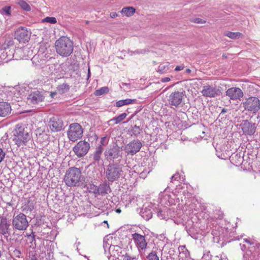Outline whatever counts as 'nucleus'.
<instances>
[{
  "label": "nucleus",
  "mask_w": 260,
  "mask_h": 260,
  "mask_svg": "<svg viewBox=\"0 0 260 260\" xmlns=\"http://www.w3.org/2000/svg\"><path fill=\"white\" fill-rule=\"evenodd\" d=\"M10 224L8 223L6 219H2L0 223V233L6 234L8 233Z\"/></svg>",
  "instance_id": "nucleus-26"
},
{
  "label": "nucleus",
  "mask_w": 260,
  "mask_h": 260,
  "mask_svg": "<svg viewBox=\"0 0 260 260\" xmlns=\"http://www.w3.org/2000/svg\"><path fill=\"white\" fill-rule=\"evenodd\" d=\"M122 149L117 145L108 148L104 152L105 158L109 162H114L115 160H120L122 157Z\"/></svg>",
  "instance_id": "nucleus-5"
},
{
  "label": "nucleus",
  "mask_w": 260,
  "mask_h": 260,
  "mask_svg": "<svg viewBox=\"0 0 260 260\" xmlns=\"http://www.w3.org/2000/svg\"><path fill=\"white\" fill-rule=\"evenodd\" d=\"M227 111H228V110H227V109H226L223 108V109H222V111H221V113L223 114V113H225L227 112Z\"/></svg>",
  "instance_id": "nucleus-57"
},
{
  "label": "nucleus",
  "mask_w": 260,
  "mask_h": 260,
  "mask_svg": "<svg viewBox=\"0 0 260 260\" xmlns=\"http://www.w3.org/2000/svg\"><path fill=\"white\" fill-rule=\"evenodd\" d=\"M140 129L138 126H135L132 129V134L135 136L137 135L140 133Z\"/></svg>",
  "instance_id": "nucleus-46"
},
{
  "label": "nucleus",
  "mask_w": 260,
  "mask_h": 260,
  "mask_svg": "<svg viewBox=\"0 0 260 260\" xmlns=\"http://www.w3.org/2000/svg\"><path fill=\"white\" fill-rule=\"evenodd\" d=\"M107 180L113 182L117 181L123 175L122 167L121 165L117 164H110L105 171Z\"/></svg>",
  "instance_id": "nucleus-4"
},
{
  "label": "nucleus",
  "mask_w": 260,
  "mask_h": 260,
  "mask_svg": "<svg viewBox=\"0 0 260 260\" xmlns=\"http://www.w3.org/2000/svg\"><path fill=\"white\" fill-rule=\"evenodd\" d=\"M28 87L26 85H19V87H17V92L19 93L20 95L23 96L25 91H27Z\"/></svg>",
  "instance_id": "nucleus-43"
},
{
  "label": "nucleus",
  "mask_w": 260,
  "mask_h": 260,
  "mask_svg": "<svg viewBox=\"0 0 260 260\" xmlns=\"http://www.w3.org/2000/svg\"><path fill=\"white\" fill-rule=\"evenodd\" d=\"M11 107L7 102H0V117H4L10 113Z\"/></svg>",
  "instance_id": "nucleus-22"
},
{
  "label": "nucleus",
  "mask_w": 260,
  "mask_h": 260,
  "mask_svg": "<svg viewBox=\"0 0 260 260\" xmlns=\"http://www.w3.org/2000/svg\"><path fill=\"white\" fill-rule=\"evenodd\" d=\"M122 260H138V256L126 253L122 255Z\"/></svg>",
  "instance_id": "nucleus-40"
},
{
  "label": "nucleus",
  "mask_w": 260,
  "mask_h": 260,
  "mask_svg": "<svg viewBox=\"0 0 260 260\" xmlns=\"http://www.w3.org/2000/svg\"><path fill=\"white\" fill-rule=\"evenodd\" d=\"M194 22L197 23H202L204 21H203V20L200 18H196L194 19Z\"/></svg>",
  "instance_id": "nucleus-51"
},
{
  "label": "nucleus",
  "mask_w": 260,
  "mask_h": 260,
  "mask_svg": "<svg viewBox=\"0 0 260 260\" xmlns=\"http://www.w3.org/2000/svg\"><path fill=\"white\" fill-rule=\"evenodd\" d=\"M153 211L156 212V208H153L152 204H149L147 206H144L140 212V214L144 219L148 220L152 217Z\"/></svg>",
  "instance_id": "nucleus-18"
},
{
  "label": "nucleus",
  "mask_w": 260,
  "mask_h": 260,
  "mask_svg": "<svg viewBox=\"0 0 260 260\" xmlns=\"http://www.w3.org/2000/svg\"><path fill=\"white\" fill-rule=\"evenodd\" d=\"M89 148V143L84 140H81L74 146L73 151L78 157H81L88 153Z\"/></svg>",
  "instance_id": "nucleus-10"
},
{
  "label": "nucleus",
  "mask_w": 260,
  "mask_h": 260,
  "mask_svg": "<svg viewBox=\"0 0 260 260\" xmlns=\"http://www.w3.org/2000/svg\"><path fill=\"white\" fill-rule=\"evenodd\" d=\"M226 95H227L230 100L236 101L240 100L243 95L242 90L238 87H231L226 91Z\"/></svg>",
  "instance_id": "nucleus-16"
},
{
  "label": "nucleus",
  "mask_w": 260,
  "mask_h": 260,
  "mask_svg": "<svg viewBox=\"0 0 260 260\" xmlns=\"http://www.w3.org/2000/svg\"><path fill=\"white\" fill-rule=\"evenodd\" d=\"M69 89V86L66 83H63L62 84L59 85L57 87V91L59 93L63 94L68 92Z\"/></svg>",
  "instance_id": "nucleus-35"
},
{
  "label": "nucleus",
  "mask_w": 260,
  "mask_h": 260,
  "mask_svg": "<svg viewBox=\"0 0 260 260\" xmlns=\"http://www.w3.org/2000/svg\"><path fill=\"white\" fill-rule=\"evenodd\" d=\"M31 111L30 110H26V111H17V115L18 114H24V113H29Z\"/></svg>",
  "instance_id": "nucleus-54"
},
{
  "label": "nucleus",
  "mask_w": 260,
  "mask_h": 260,
  "mask_svg": "<svg viewBox=\"0 0 260 260\" xmlns=\"http://www.w3.org/2000/svg\"><path fill=\"white\" fill-rule=\"evenodd\" d=\"M56 52L62 56H69L73 51V44L71 40L66 37H61L55 42Z\"/></svg>",
  "instance_id": "nucleus-3"
},
{
  "label": "nucleus",
  "mask_w": 260,
  "mask_h": 260,
  "mask_svg": "<svg viewBox=\"0 0 260 260\" xmlns=\"http://www.w3.org/2000/svg\"><path fill=\"white\" fill-rule=\"evenodd\" d=\"M184 66L183 65L178 66L175 68V71H180L184 69Z\"/></svg>",
  "instance_id": "nucleus-50"
},
{
  "label": "nucleus",
  "mask_w": 260,
  "mask_h": 260,
  "mask_svg": "<svg viewBox=\"0 0 260 260\" xmlns=\"http://www.w3.org/2000/svg\"><path fill=\"white\" fill-rule=\"evenodd\" d=\"M213 260H228L227 257L223 254H220L214 256Z\"/></svg>",
  "instance_id": "nucleus-45"
},
{
  "label": "nucleus",
  "mask_w": 260,
  "mask_h": 260,
  "mask_svg": "<svg viewBox=\"0 0 260 260\" xmlns=\"http://www.w3.org/2000/svg\"><path fill=\"white\" fill-rule=\"evenodd\" d=\"M89 74H90V70H89V69H88V77L89 76Z\"/></svg>",
  "instance_id": "nucleus-62"
},
{
  "label": "nucleus",
  "mask_w": 260,
  "mask_h": 260,
  "mask_svg": "<svg viewBox=\"0 0 260 260\" xmlns=\"http://www.w3.org/2000/svg\"><path fill=\"white\" fill-rule=\"evenodd\" d=\"M29 39L28 31L23 27L17 28V40L19 42L25 43Z\"/></svg>",
  "instance_id": "nucleus-20"
},
{
  "label": "nucleus",
  "mask_w": 260,
  "mask_h": 260,
  "mask_svg": "<svg viewBox=\"0 0 260 260\" xmlns=\"http://www.w3.org/2000/svg\"><path fill=\"white\" fill-rule=\"evenodd\" d=\"M82 126L77 123H73L70 125L67 132L68 138L72 142H75L82 138L83 135Z\"/></svg>",
  "instance_id": "nucleus-7"
},
{
  "label": "nucleus",
  "mask_w": 260,
  "mask_h": 260,
  "mask_svg": "<svg viewBox=\"0 0 260 260\" xmlns=\"http://www.w3.org/2000/svg\"><path fill=\"white\" fill-rule=\"evenodd\" d=\"M170 64L168 62L160 64L157 69V72L160 74H164L169 71Z\"/></svg>",
  "instance_id": "nucleus-32"
},
{
  "label": "nucleus",
  "mask_w": 260,
  "mask_h": 260,
  "mask_svg": "<svg viewBox=\"0 0 260 260\" xmlns=\"http://www.w3.org/2000/svg\"><path fill=\"white\" fill-rule=\"evenodd\" d=\"M184 97V92L175 91L172 92L169 96L168 103L171 107H177L182 104Z\"/></svg>",
  "instance_id": "nucleus-11"
},
{
  "label": "nucleus",
  "mask_w": 260,
  "mask_h": 260,
  "mask_svg": "<svg viewBox=\"0 0 260 260\" xmlns=\"http://www.w3.org/2000/svg\"><path fill=\"white\" fill-rule=\"evenodd\" d=\"M108 143V140L106 137H102L100 140V144L99 146H101L103 148L104 146H106Z\"/></svg>",
  "instance_id": "nucleus-44"
},
{
  "label": "nucleus",
  "mask_w": 260,
  "mask_h": 260,
  "mask_svg": "<svg viewBox=\"0 0 260 260\" xmlns=\"http://www.w3.org/2000/svg\"><path fill=\"white\" fill-rule=\"evenodd\" d=\"M57 92H52L50 93V96L51 98H54Z\"/></svg>",
  "instance_id": "nucleus-55"
},
{
  "label": "nucleus",
  "mask_w": 260,
  "mask_h": 260,
  "mask_svg": "<svg viewBox=\"0 0 260 260\" xmlns=\"http://www.w3.org/2000/svg\"><path fill=\"white\" fill-rule=\"evenodd\" d=\"M5 153L2 150V149L0 148V163L2 161V160L5 158Z\"/></svg>",
  "instance_id": "nucleus-48"
},
{
  "label": "nucleus",
  "mask_w": 260,
  "mask_h": 260,
  "mask_svg": "<svg viewBox=\"0 0 260 260\" xmlns=\"http://www.w3.org/2000/svg\"><path fill=\"white\" fill-rule=\"evenodd\" d=\"M132 239L140 253H145L148 247L145 236L135 233L132 235Z\"/></svg>",
  "instance_id": "nucleus-8"
},
{
  "label": "nucleus",
  "mask_w": 260,
  "mask_h": 260,
  "mask_svg": "<svg viewBox=\"0 0 260 260\" xmlns=\"http://www.w3.org/2000/svg\"><path fill=\"white\" fill-rule=\"evenodd\" d=\"M176 197L175 194L167 190H165L159 194V205L164 206H170L175 204Z\"/></svg>",
  "instance_id": "nucleus-9"
},
{
  "label": "nucleus",
  "mask_w": 260,
  "mask_h": 260,
  "mask_svg": "<svg viewBox=\"0 0 260 260\" xmlns=\"http://www.w3.org/2000/svg\"><path fill=\"white\" fill-rule=\"evenodd\" d=\"M143 53V50H138L135 51L134 52V53H135H135L140 54V53Z\"/></svg>",
  "instance_id": "nucleus-56"
},
{
  "label": "nucleus",
  "mask_w": 260,
  "mask_h": 260,
  "mask_svg": "<svg viewBox=\"0 0 260 260\" xmlns=\"http://www.w3.org/2000/svg\"><path fill=\"white\" fill-rule=\"evenodd\" d=\"M42 22L43 23L47 22L50 24H55L57 23V20L54 17H46L42 20Z\"/></svg>",
  "instance_id": "nucleus-41"
},
{
  "label": "nucleus",
  "mask_w": 260,
  "mask_h": 260,
  "mask_svg": "<svg viewBox=\"0 0 260 260\" xmlns=\"http://www.w3.org/2000/svg\"><path fill=\"white\" fill-rule=\"evenodd\" d=\"M201 93L204 96L214 98L219 95L221 93V91L215 86L207 85L203 87Z\"/></svg>",
  "instance_id": "nucleus-13"
},
{
  "label": "nucleus",
  "mask_w": 260,
  "mask_h": 260,
  "mask_svg": "<svg viewBox=\"0 0 260 260\" xmlns=\"http://www.w3.org/2000/svg\"><path fill=\"white\" fill-rule=\"evenodd\" d=\"M10 7H5L3 9V11L6 14L9 15H10Z\"/></svg>",
  "instance_id": "nucleus-47"
},
{
  "label": "nucleus",
  "mask_w": 260,
  "mask_h": 260,
  "mask_svg": "<svg viewBox=\"0 0 260 260\" xmlns=\"http://www.w3.org/2000/svg\"><path fill=\"white\" fill-rule=\"evenodd\" d=\"M103 150V148L101 146H98L96 147V150L93 154V159L95 161H100Z\"/></svg>",
  "instance_id": "nucleus-31"
},
{
  "label": "nucleus",
  "mask_w": 260,
  "mask_h": 260,
  "mask_svg": "<svg viewBox=\"0 0 260 260\" xmlns=\"http://www.w3.org/2000/svg\"><path fill=\"white\" fill-rule=\"evenodd\" d=\"M171 80V79L169 77H165L161 79L160 81L162 82H167Z\"/></svg>",
  "instance_id": "nucleus-53"
},
{
  "label": "nucleus",
  "mask_w": 260,
  "mask_h": 260,
  "mask_svg": "<svg viewBox=\"0 0 260 260\" xmlns=\"http://www.w3.org/2000/svg\"><path fill=\"white\" fill-rule=\"evenodd\" d=\"M140 170L141 171L140 173V177L143 179H145L146 177L147 174H148L151 171L149 168H144L143 167H141Z\"/></svg>",
  "instance_id": "nucleus-38"
},
{
  "label": "nucleus",
  "mask_w": 260,
  "mask_h": 260,
  "mask_svg": "<svg viewBox=\"0 0 260 260\" xmlns=\"http://www.w3.org/2000/svg\"><path fill=\"white\" fill-rule=\"evenodd\" d=\"M19 129V133L17 132V146H19L21 143H24L27 138L28 137V133H26L25 134V137H24V134L23 133H21V127H18Z\"/></svg>",
  "instance_id": "nucleus-28"
},
{
  "label": "nucleus",
  "mask_w": 260,
  "mask_h": 260,
  "mask_svg": "<svg viewBox=\"0 0 260 260\" xmlns=\"http://www.w3.org/2000/svg\"><path fill=\"white\" fill-rule=\"evenodd\" d=\"M136 101L135 99H127L125 100H119L116 103V106L120 107L124 105H127L135 103Z\"/></svg>",
  "instance_id": "nucleus-29"
},
{
  "label": "nucleus",
  "mask_w": 260,
  "mask_h": 260,
  "mask_svg": "<svg viewBox=\"0 0 260 260\" xmlns=\"http://www.w3.org/2000/svg\"><path fill=\"white\" fill-rule=\"evenodd\" d=\"M127 116V114L125 113H122L117 117H114L111 119L109 122L114 121V123L117 124L124 119Z\"/></svg>",
  "instance_id": "nucleus-37"
},
{
  "label": "nucleus",
  "mask_w": 260,
  "mask_h": 260,
  "mask_svg": "<svg viewBox=\"0 0 260 260\" xmlns=\"http://www.w3.org/2000/svg\"><path fill=\"white\" fill-rule=\"evenodd\" d=\"M13 225H14V219L13 220Z\"/></svg>",
  "instance_id": "nucleus-64"
},
{
  "label": "nucleus",
  "mask_w": 260,
  "mask_h": 260,
  "mask_svg": "<svg viewBox=\"0 0 260 260\" xmlns=\"http://www.w3.org/2000/svg\"><path fill=\"white\" fill-rule=\"evenodd\" d=\"M110 191V188L107 183H103L96 187L94 191L95 194L104 195Z\"/></svg>",
  "instance_id": "nucleus-23"
},
{
  "label": "nucleus",
  "mask_w": 260,
  "mask_h": 260,
  "mask_svg": "<svg viewBox=\"0 0 260 260\" xmlns=\"http://www.w3.org/2000/svg\"><path fill=\"white\" fill-rule=\"evenodd\" d=\"M242 160L243 158L240 154H238V153L233 154L231 156V161L232 162V163L235 164L236 165L241 164Z\"/></svg>",
  "instance_id": "nucleus-33"
},
{
  "label": "nucleus",
  "mask_w": 260,
  "mask_h": 260,
  "mask_svg": "<svg viewBox=\"0 0 260 260\" xmlns=\"http://www.w3.org/2000/svg\"><path fill=\"white\" fill-rule=\"evenodd\" d=\"M158 206L157 208H155L157 216L161 219H166L174 216V212L172 211L171 209L169 208L168 206L161 205H158Z\"/></svg>",
  "instance_id": "nucleus-15"
},
{
  "label": "nucleus",
  "mask_w": 260,
  "mask_h": 260,
  "mask_svg": "<svg viewBox=\"0 0 260 260\" xmlns=\"http://www.w3.org/2000/svg\"><path fill=\"white\" fill-rule=\"evenodd\" d=\"M180 178L179 174L178 173H176L171 177V181H173L174 180H178Z\"/></svg>",
  "instance_id": "nucleus-49"
},
{
  "label": "nucleus",
  "mask_w": 260,
  "mask_h": 260,
  "mask_svg": "<svg viewBox=\"0 0 260 260\" xmlns=\"http://www.w3.org/2000/svg\"><path fill=\"white\" fill-rule=\"evenodd\" d=\"M109 92V88L107 87H103L100 89L95 91L94 94L95 95H101Z\"/></svg>",
  "instance_id": "nucleus-39"
},
{
  "label": "nucleus",
  "mask_w": 260,
  "mask_h": 260,
  "mask_svg": "<svg viewBox=\"0 0 260 260\" xmlns=\"http://www.w3.org/2000/svg\"><path fill=\"white\" fill-rule=\"evenodd\" d=\"M50 129L53 132H59L63 127V122L57 117L51 118L49 123Z\"/></svg>",
  "instance_id": "nucleus-19"
},
{
  "label": "nucleus",
  "mask_w": 260,
  "mask_h": 260,
  "mask_svg": "<svg viewBox=\"0 0 260 260\" xmlns=\"http://www.w3.org/2000/svg\"><path fill=\"white\" fill-rule=\"evenodd\" d=\"M109 252L114 256H119L121 253V248L118 245L111 244L109 248Z\"/></svg>",
  "instance_id": "nucleus-25"
},
{
  "label": "nucleus",
  "mask_w": 260,
  "mask_h": 260,
  "mask_svg": "<svg viewBox=\"0 0 260 260\" xmlns=\"http://www.w3.org/2000/svg\"><path fill=\"white\" fill-rule=\"evenodd\" d=\"M185 72H186V73L189 74L191 72V70L189 69H187L186 70Z\"/></svg>",
  "instance_id": "nucleus-58"
},
{
  "label": "nucleus",
  "mask_w": 260,
  "mask_h": 260,
  "mask_svg": "<svg viewBox=\"0 0 260 260\" xmlns=\"http://www.w3.org/2000/svg\"><path fill=\"white\" fill-rule=\"evenodd\" d=\"M178 251L179 252L178 255L179 260H188L190 256V254L185 246H180L178 247Z\"/></svg>",
  "instance_id": "nucleus-24"
},
{
  "label": "nucleus",
  "mask_w": 260,
  "mask_h": 260,
  "mask_svg": "<svg viewBox=\"0 0 260 260\" xmlns=\"http://www.w3.org/2000/svg\"><path fill=\"white\" fill-rule=\"evenodd\" d=\"M118 16V15L117 14V13L115 12H112L110 13V17L112 18H115L116 17H117Z\"/></svg>",
  "instance_id": "nucleus-52"
},
{
  "label": "nucleus",
  "mask_w": 260,
  "mask_h": 260,
  "mask_svg": "<svg viewBox=\"0 0 260 260\" xmlns=\"http://www.w3.org/2000/svg\"><path fill=\"white\" fill-rule=\"evenodd\" d=\"M136 12V9L133 7H127L122 8L121 11V14L126 17L133 16Z\"/></svg>",
  "instance_id": "nucleus-27"
},
{
  "label": "nucleus",
  "mask_w": 260,
  "mask_h": 260,
  "mask_svg": "<svg viewBox=\"0 0 260 260\" xmlns=\"http://www.w3.org/2000/svg\"><path fill=\"white\" fill-rule=\"evenodd\" d=\"M122 85H125V86H128V85H129V84H127V83H122Z\"/></svg>",
  "instance_id": "nucleus-61"
},
{
  "label": "nucleus",
  "mask_w": 260,
  "mask_h": 260,
  "mask_svg": "<svg viewBox=\"0 0 260 260\" xmlns=\"http://www.w3.org/2000/svg\"><path fill=\"white\" fill-rule=\"evenodd\" d=\"M44 99L42 92L38 90L32 92L29 94L27 99V102L32 105H36L42 102Z\"/></svg>",
  "instance_id": "nucleus-17"
},
{
  "label": "nucleus",
  "mask_w": 260,
  "mask_h": 260,
  "mask_svg": "<svg viewBox=\"0 0 260 260\" xmlns=\"http://www.w3.org/2000/svg\"><path fill=\"white\" fill-rule=\"evenodd\" d=\"M28 225L26 216L23 214L17 215V230H25Z\"/></svg>",
  "instance_id": "nucleus-21"
},
{
  "label": "nucleus",
  "mask_w": 260,
  "mask_h": 260,
  "mask_svg": "<svg viewBox=\"0 0 260 260\" xmlns=\"http://www.w3.org/2000/svg\"><path fill=\"white\" fill-rule=\"evenodd\" d=\"M142 146V143L139 140H134L125 145L124 150L128 155H133L140 151Z\"/></svg>",
  "instance_id": "nucleus-12"
},
{
  "label": "nucleus",
  "mask_w": 260,
  "mask_h": 260,
  "mask_svg": "<svg viewBox=\"0 0 260 260\" xmlns=\"http://www.w3.org/2000/svg\"><path fill=\"white\" fill-rule=\"evenodd\" d=\"M104 222L107 223V221H104Z\"/></svg>",
  "instance_id": "nucleus-63"
},
{
  "label": "nucleus",
  "mask_w": 260,
  "mask_h": 260,
  "mask_svg": "<svg viewBox=\"0 0 260 260\" xmlns=\"http://www.w3.org/2000/svg\"><path fill=\"white\" fill-rule=\"evenodd\" d=\"M244 242L246 244L241 243L240 244L243 251L246 248L248 249L244 257L247 258L248 260H260V244H256L254 240L247 239H245Z\"/></svg>",
  "instance_id": "nucleus-2"
},
{
  "label": "nucleus",
  "mask_w": 260,
  "mask_h": 260,
  "mask_svg": "<svg viewBox=\"0 0 260 260\" xmlns=\"http://www.w3.org/2000/svg\"><path fill=\"white\" fill-rule=\"evenodd\" d=\"M244 109L252 114H256L260 110V100L255 96H250L242 103Z\"/></svg>",
  "instance_id": "nucleus-6"
},
{
  "label": "nucleus",
  "mask_w": 260,
  "mask_h": 260,
  "mask_svg": "<svg viewBox=\"0 0 260 260\" xmlns=\"http://www.w3.org/2000/svg\"><path fill=\"white\" fill-rule=\"evenodd\" d=\"M224 35L232 39H237L242 36V34L239 32L228 31L224 33Z\"/></svg>",
  "instance_id": "nucleus-36"
},
{
  "label": "nucleus",
  "mask_w": 260,
  "mask_h": 260,
  "mask_svg": "<svg viewBox=\"0 0 260 260\" xmlns=\"http://www.w3.org/2000/svg\"><path fill=\"white\" fill-rule=\"evenodd\" d=\"M47 45H44V44H41L39 49L38 55L37 56H35L32 58V62H35L36 60L38 59V57H39L40 56H43V54L45 53V52L47 51ZM42 57H43V56H41V58H42Z\"/></svg>",
  "instance_id": "nucleus-30"
},
{
  "label": "nucleus",
  "mask_w": 260,
  "mask_h": 260,
  "mask_svg": "<svg viewBox=\"0 0 260 260\" xmlns=\"http://www.w3.org/2000/svg\"><path fill=\"white\" fill-rule=\"evenodd\" d=\"M17 5H18L20 8L24 11H30L31 10L30 6L24 0H19L17 2Z\"/></svg>",
  "instance_id": "nucleus-34"
},
{
  "label": "nucleus",
  "mask_w": 260,
  "mask_h": 260,
  "mask_svg": "<svg viewBox=\"0 0 260 260\" xmlns=\"http://www.w3.org/2000/svg\"><path fill=\"white\" fill-rule=\"evenodd\" d=\"M243 133L246 135L252 136L256 131V125L255 123L249 122L247 120H243L240 124Z\"/></svg>",
  "instance_id": "nucleus-14"
},
{
  "label": "nucleus",
  "mask_w": 260,
  "mask_h": 260,
  "mask_svg": "<svg viewBox=\"0 0 260 260\" xmlns=\"http://www.w3.org/2000/svg\"><path fill=\"white\" fill-rule=\"evenodd\" d=\"M116 212L118 213H121V211L120 209H117L116 210Z\"/></svg>",
  "instance_id": "nucleus-59"
},
{
  "label": "nucleus",
  "mask_w": 260,
  "mask_h": 260,
  "mask_svg": "<svg viewBox=\"0 0 260 260\" xmlns=\"http://www.w3.org/2000/svg\"><path fill=\"white\" fill-rule=\"evenodd\" d=\"M22 51V49L21 48H20V49L18 50V52L19 53L21 52Z\"/></svg>",
  "instance_id": "nucleus-60"
},
{
  "label": "nucleus",
  "mask_w": 260,
  "mask_h": 260,
  "mask_svg": "<svg viewBox=\"0 0 260 260\" xmlns=\"http://www.w3.org/2000/svg\"><path fill=\"white\" fill-rule=\"evenodd\" d=\"M84 176L81 174V170L76 167L69 168L66 172L64 178L65 184L69 187L79 186L83 184Z\"/></svg>",
  "instance_id": "nucleus-1"
},
{
  "label": "nucleus",
  "mask_w": 260,
  "mask_h": 260,
  "mask_svg": "<svg viewBox=\"0 0 260 260\" xmlns=\"http://www.w3.org/2000/svg\"><path fill=\"white\" fill-rule=\"evenodd\" d=\"M147 260H159L155 251H152L147 256Z\"/></svg>",
  "instance_id": "nucleus-42"
}]
</instances>
